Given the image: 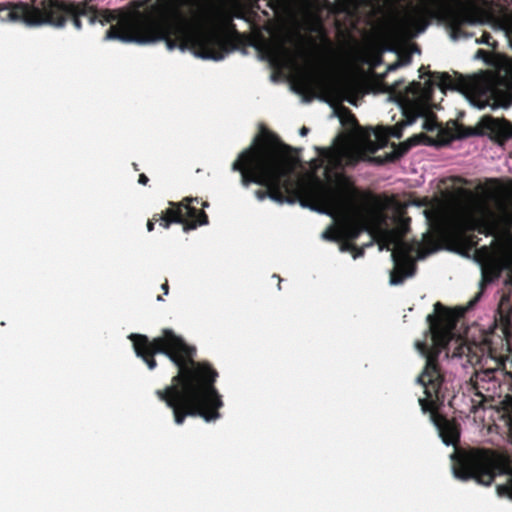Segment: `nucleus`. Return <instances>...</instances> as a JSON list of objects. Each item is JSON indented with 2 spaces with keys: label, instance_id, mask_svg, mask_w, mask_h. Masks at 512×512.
I'll use <instances>...</instances> for the list:
<instances>
[{
  "label": "nucleus",
  "instance_id": "1",
  "mask_svg": "<svg viewBox=\"0 0 512 512\" xmlns=\"http://www.w3.org/2000/svg\"><path fill=\"white\" fill-rule=\"evenodd\" d=\"M438 87L443 94L446 90L460 92V74L433 73L423 82H412L404 92L397 95L404 123L394 127H378L357 132L351 138L339 137L329 148H318V158L311 161L312 171L304 175L295 173L296 157L289 148L277 141L257 136L250 147L244 150L233 163L232 169L241 173L242 184L247 187L255 183L266 187L256 191L258 200L269 197L279 204L295 203L332 217L333 223L321 237L329 241H341L340 251L351 252L354 259L363 255V248L357 249L350 241L362 232H368L370 242H377L379 250L391 251L394 267L390 273V284L399 285L415 272V260L423 259L426 251L422 243L407 242L403 239L408 230L409 219L404 218L403 209L398 207L389 217L381 207L360 198L347 185L339 169L364 159L366 153H373L386 145L390 137L400 138L403 125H411L422 119V128L437 131L440 142H448L458 133L455 123L443 129L436 122L432 92Z\"/></svg>",
  "mask_w": 512,
  "mask_h": 512
},
{
  "label": "nucleus",
  "instance_id": "2",
  "mask_svg": "<svg viewBox=\"0 0 512 512\" xmlns=\"http://www.w3.org/2000/svg\"><path fill=\"white\" fill-rule=\"evenodd\" d=\"M60 12V17L54 20L45 7L40 9L23 3L13 6L0 4L2 21H20L30 26L50 23L58 27L71 21L79 30L82 21L86 20L89 24H111L105 40L140 44L164 40L168 50L187 49L197 57L216 61L222 60L227 53L226 38L217 19L210 13L183 16L169 13L161 7H155L147 13H122L97 11L92 5L84 3L70 5Z\"/></svg>",
  "mask_w": 512,
  "mask_h": 512
},
{
  "label": "nucleus",
  "instance_id": "3",
  "mask_svg": "<svg viewBox=\"0 0 512 512\" xmlns=\"http://www.w3.org/2000/svg\"><path fill=\"white\" fill-rule=\"evenodd\" d=\"M177 367L171 384L156 390L157 397L172 409L174 421L182 425L185 419L201 417L206 422L221 417L222 396L215 387L218 372L208 362L194 360L193 354H164Z\"/></svg>",
  "mask_w": 512,
  "mask_h": 512
},
{
  "label": "nucleus",
  "instance_id": "4",
  "mask_svg": "<svg viewBox=\"0 0 512 512\" xmlns=\"http://www.w3.org/2000/svg\"><path fill=\"white\" fill-rule=\"evenodd\" d=\"M460 228L493 236L495 251L512 257V208L505 188L498 183L487 185L463 215Z\"/></svg>",
  "mask_w": 512,
  "mask_h": 512
},
{
  "label": "nucleus",
  "instance_id": "5",
  "mask_svg": "<svg viewBox=\"0 0 512 512\" xmlns=\"http://www.w3.org/2000/svg\"><path fill=\"white\" fill-rule=\"evenodd\" d=\"M454 475L460 480L473 479L477 483L489 486L497 475H508L505 485H499L500 495L512 498V457L504 452L485 447H466L456 449L454 456Z\"/></svg>",
  "mask_w": 512,
  "mask_h": 512
},
{
  "label": "nucleus",
  "instance_id": "6",
  "mask_svg": "<svg viewBox=\"0 0 512 512\" xmlns=\"http://www.w3.org/2000/svg\"><path fill=\"white\" fill-rule=\"evenodd\" d=\"M426 364L416 382L424 388V398H419L418 403L424 413H430V419L439 432L444 444L456 446L460 441V425L454 419H448L438 413L437 409L443 403L445 395L442 392L444 375L441 371L439 354H423Z\"/></svg>",
  "mask_w": 512,
  "mask_h": 512
},
{
  "label": "nucleus",
  "instance_id": "7",
  "mask_svg": "<svg viewBox=\"0 0 512 512\" xmlns=\"http://www.w3.org/2000/svg\"><path fill=\"white\" fill-rule=\"evenodd\" d=\"M461 314L462 311L448 310L441 303H435L434 312L427 316L429 334L425 342L415 343L416 348L421 352H432L431 349L464 352L463 349L466 347L467 351L471 352L457 326Z\"/></svg>",
  "mask_w": 512,
  "mask_h": 512
},
{
  "label": "nucleus",
  "instance_id": "8",
  "mask_svg": "<svg viewBox=\"0 0 512 512\" xmlns=\"http://www.w3.org/2000/svg\"><path fill=\"white\" fill-rule=\"evenodd\" d=\"M456 0H412L395 18L392 24L396 38L406 39L424 32L429 19L436 12L445 11Z\"/></svg>",
  "mask_w": 512,
  "mask_h": 512
},
{
  "label": "nucleus",
  "instance_id": "9",
  "mask_svg": "<svg viewBox=\"0 0 512 512\" xmlns=\"http://www.w3.org/2000/svg\"><path fill=\"white\" fill-rule=\"evenodd\" d=\"M482 23H488L495 30L502 31L512 46V11L510 10L484 12L477 8L466 9L453 22L451 37L454 40L468 38L472 34L465 31L466 26Z\"/></svg>",
  "mask_w": 512,
  "mask_h": 512
},
{
  "label": "nucleus",
  "instance_id": "10",
  "mask_svg": "<svg viewBox=\"0 0 512 512\" xmlns=\"http://www.w3.org/2000/svg\"><path fill=\"white\" fill-rule=\"evenodd\" d=\"M300 52L276 43L269 49L271 63L278 69L287 70L290 76L301 87L307 88L313 80V71L308 64L299 63Z\"/></svg>",
  "mask_w": 512,
  "mask_h": 512
},
{
  "label": "nucleus",
  "instance_id": "11",
  "mask_svg": "<svg viewBox=\"0 0 512 512\" xmlns=\"http://www.w3.org/2000/svg\"><path fill=\"white\" fill-rule=\"evenodd\" d=\"M129 339L133 343L134 352H194L180 336L171 330H164L163 335L149 341L145 335L131 334Z\"/></svg>",
  "mask_w": 512,
  "mask_h": 512
},
{
  "label": "nucleus",
  "instance_id": "12",
  "mask_svg": "<svg viewBox=\"0 0 512 512\" xmlns=\"http://www.w3.org/2000/svg\"><path fill=\"white\" fill-rule=\"evenodd\" d=\"M160 225L168 228L170 223H185L184 230L194 229L197 225L207 224V215L202 211H197L190 204H177L166 211L160 217Z\"/></svg>",
  "mask_w": 512,
  "mask_h": 512
},
{
  "label": "nucleus",
  "instance_id": "13",
  "mask_svg": "<svg viewBox=\"0 0 512 512\" xmlns=\"http://www.w3.org/2000/svg\"><path fill=\"white\" fill-rule=\"evenodd\" d=\"M479 124L483 132L494 134L498 138L512 137V125L505 120L483 116Z\"/></svg>",
  "mask_w": 512,
  "mask_h": 512
},
{
  "label": "nucleus",
  "instance_id": "14",
  "mask_svg": "<svg viewBox=\"0 0 512 512\" xmlns=\"http://www.w3.org/2000/svg\"><path fill=\"white\" fill-rule=\"evenodd\" d=\"M331 90L336 101H347L356 104L355 85L347 80H340L332 84Z\"/></svg>",
  "mask_w": 512,
  "mask_h": 512
},
{
  "label": "nucleus",
  "instance_id": "15",
  "mask_svg": "<svg viewBox=\"0 0 512 512\" xmlns=\"http://www.w3.org/2000/svg\"><path fill=\"white\" fill-rule=\"evenodd\" d=\"M155 354L149 353V354H137V356H141L143 360L147 363L148 367L150 369H153L156 366V362L153 358Z\"/></svg>",
  "mask_w": 512,
  "mask_h": 512
},
{
  "label": "nucleus",
  "instance_id": "16",
  "mask_svg": "<svg viewBox=\"0 0 512 512\" xmlns=\"http://www.w3.org/2000/svg\"><path fill=\"white\" fill-rule=\"evenodd\" d=\"M502 68L507 76L512 80V59H505Z\"/></svg>",
  "mask_w": 512,
  "mask_h": 512
},
{
  "label": "nucleus",
  "instance_id": "17",
  "mask_svg": "<svg viewBox=\"0 0 512 512\" xmlns=\"http://www.w3.org/2000/svg\"><path fill=\"white\" fill-rule=\"evenodd\" d=\"M475 42L478 43V44L490 45V36L488 34H483L481 39H476Z\"/></svg>",
  "mask_w": 512,
  "mask_h": 512
},
{
  "label": "nucleus",
  "instance_id": "18",
  "mask_svg": "<svg viewBox=\"0 0 512 512\" xmlns=\"http://www.w3.org/2000/svg\"><path fill=\"white\" fill-rule=\"evenodd\" d=\"M482 356H484L485 354H481ZM487 356H490L492 359H494L497 364H501V362L503 361V358H502V355L503 354H492V353H489V354H486Z\"/></svg>",
  "mask_w": 512,
  "mask_h": 512
},
{
  "label": "nucleus",
  "instance_id": "19",
  "mask_svg": "<svg viewBox=\"0 0 512 512\" xmlns=\"http://www.w3.org/2000/svg\"><path fill=\"white\" fill-rule=\"evenodd\" d=\"M147 181H148V178H147V176H146V175L141 174V175L139 176V183H140V184H146V183H147Z\"/></svg>",
  "mask_w": 512,
  "mask_h": 512
},
{
  "label": "nucleus",
  "instance_id": "20",
  "mask_svg": "<svg viewBox=\"0 0 512 512\" xmlns=\"http://www.w3.org/2000/svg\"><path fill=\"white\" fill-rule=\"evenodd\" d=\"M475 389L477 390L475 395L480 398L479 403H481L485 399V396L478 390L477 387H475Z\"/></svg>",
  "mask_w": 512,
  "mask_h": 512
},
{
  "label": "nucleus",
  "instance_id": "21",
  "mask_svg": "<svg viewBox=\"0 0 512 512\" xmlns=\"http://www.w3.org/2000/svg\"><path fill=\"white\" fill-rule=\"evenodd\" d=\"M308 132H309V129H308L307 127H305V126H304V127H302V128L300 129V131H299V133H300V135H301V136H306V135L308 134Z\"/></svg>",
  "mask_w": 512,
  "mask_h": 512
},
{
  "label": "nucleus",
  "instance_id": "22",
  "mask_svg": "<svg viewBox=\"0 0 512 512\" xmlns=\"http://www.w3.org/2000/svg\"><path fill=\"white\" fill-rule=\"evenodd\" d=\"M399 66H401V63H400V62H396V63H394V64L390 65V66H389V68H388V70H389V71L395 70V69H397Z\"/></svg>",
  "mask_w": 512,
  "mask_h": 512
},
{
  "label": "nucleus",
  "instance_id": "23",
  "mask_svg": "<svg viewBox=\"0 0 512 512\" xmlns=\"http://www.w3.org/2000/svg\"><path fill=\"white\" fill-rule=\"evenodd\" d=\"M154 228V223L152 221H148L147 223V229L148 231H152Z\"/></svg>",
  "mask_w": 512,
  "mask_h": 512
},
{
  "label": "nucleus",
  "instance_id": "24",
  "mask_svg": "<svg viewBox=\"0 0 512 512\" xmlns=\"http://www.w3.org/2000/svg\"><path fill=\"white\" fill-rule=\"evenodd\" d=\"M161 288H162V290L164 291L165 294L168 293V284L167 283L162 284Z\"/></svg>",
  "mask_w": 512,
  "mask_h": 512
},
{
  "label": "nucleus",
  "instance_id": "25",
  "mask_svg": "<svg viewBox=\"0 0 512 512\" xmlns=\"http://www.w3.org/2000/svg\"><path fill=\"white\" fill-rule=\"evenodd\" d=\"M480 297V293L472 300L470 301L469 305L472 306Z\"/></svg>",
  "mask_w": 512,
  "mask_h": 512
},
{
  "label": "nucleus",
  "instance_id": "26",
  "mask_svg": "<svg viewBox=\"0 0 512 512\" xmlns=\"http://www.w3.org/2000/svg\"><path fill=\"white\" fill-rule=\"evenodd\" d=\"M462 356H463V354H456V353L451 354L452 358L453 357H460L461 358Z\"/></svg>",
  "mask_w": 512,
  "mask_h": 512
},
{
  "label": "nucleus",
  "instance_id": "27",
  "mask_svg": "<svg viewBox=\"0 0 512 512\" xmlns=\"http://www.w3.org/2000/svg\"><path fill=\"white\" fill-rule=\"evenodd\" d=\"M466 355H467V356H470V354H466ZM471 356H472V357H471V359H473L474 357H478V356H479V354L474 353V354H471Z\"/></svg>",
  "mask_w": 512,
  "mask_h": 512
},
{
  "label": "nucleus",
  "instance_id": "28",
  "mask_svg": "<svg viewBox=\"0 0 512 512\" xmlns=\"http://www.w3.org/2000/svg\"><path fill=\"white\" fill-rule=\"evenodd\" d=\"M187 201L192 202V201H197V199L190 198V199H187Z\"/></svg>",
  "mask_w": 512,
  "mask_h": 512
},
{
  "label": "nucleus",
  "instance_id": "29",
  "mask_svg": "<svg viewBox=\"0 0 512 512\" xmlns=\"http://www.w3.org/2000/svg\"><path fill=\"white\" fill-rule=\"evenodd\" d=\"M44 2H45V3L47 2L48 4H51V3H52V0H44Z\"/></svg>",
  "mask_w": 512,
  "mask_h": 512
},
{
  "label": "nucleus",
  "instance_id": "30",
  "mask_svg": "<svg viewBox=\"0 0 512 512\" xmlns=\"http://www.w3.org/2000/svg\"><path fill=\"white\" fill-rule=\"evenodd\" d=\"M407 149H408V147L406 146V147L403 149V151L401 152V154H402V153H404L405 151H407Z\"/></svg>",
  "mask_w": 512,
  "mask_h": 512
},
{
  "label": "nucleus",
  "instance_id": "31",
  "mask_svg": "<svg viewBox=\"0 0 512 512\" xmlns=\"http://www.w3.org/2000/svg\"><path fill=\"white\" fill-rule=\"evenodd\" d=\"M493 371H487L485 372V374H487V376H489V374H491Z\"/></svg>",
  "mask_w": 512,
  "mask_h": 512
},
{
  "label": "nucleus",
  "instance_id": "32",
  "mask_svg": "<svg viewBox=\"0 0 512 512\" xmlns=\"http://www.w3.org/2000/svg\"><path fill=\"white\" fill-rule=\"evenodd\" d=\"M157 300H158V301H161V300H162V297H161V296H158Z\"/></svg>",
  "mask_w": 512,
  "mask_h": 512
},
{
  "label": "nucleus",
  "instance_id": "33",
  "mask_svg": "<svg viewBox=\"0 0 512 512\" xmlns=\"http://www.w3.org/2000/svg\"><path fill=\"white\" fill-rule=\"evenodd\" d=\"M472 2H474L475 0H471Z\"/></svg>",
  "mask_w": 512,
  "mask_h": 512
}]
</instances>
